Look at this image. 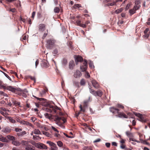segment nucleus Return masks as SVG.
Here are the masks:
<instances>
[{"label": "nucleus", "mask_w": 150, "mask_h": 150, "mask_svg": "<svg viewBox=\"0 0 150 150\" xmlns=\"http://www.w3.org/2000/svg\"><path fill=\"white\" fill-rule=\"evenodd\" d=\"M4 88L13 93H16L18 95L24 98H26L27 97L26 94L24 93V92H28V91L26 89L22 90L19 88H16L11 86H8L6 87H4Z\"/></svg>", "instance_id": "f257e3e1"}, {"label": "nucleus", "mask_w": 150, "mask_h": 150, "mask_svg": "<svg viewBox=\"0 0 150 150\" xmlns=\"http://www.w3.org/2000/svg\"><path fill=\"white\" fill-rule=\"evenodd\" d=\"M56 41L54 39L48 40L47 41V47L49 49H51L54 45Z\"/></svg>", "instance_id": "f03ea898"}, {"label": "nucleus", "mask_w": 150, "mask_h": 150, "mask_svg": "<svg viewBox=\"0 0 150 150\" xmlns=\"http://www.w3.org/2000/svg\"><path fill=\"white\" fill-rule=\"evenodd\" d=\"M134 114L135 116L139 118V120L140 121L142 122H146V120L144 118V116L142 114L139 113H137L136 112H134Z\"/></svg>", "instance_id": "7ed1b4c3"}, {"label": "nucleus", "mask_w": 150, "mask_h": 150, "mask_svg": "<svg viewBox=\"0 0 150 150\" xmlns=\"http://www.w3.org/2000/svg\"><path fill=\"white\" fill-rule=\"evenodd\" d=\"M110 112H112L113 115H118L119 113V110L114 107H111L110 108Z\"/></svg>", "instance_id": "20e7f679"}, {"label": "nucleus", "mask_w": 150, "mask_h": 150, "mask_svg": "<svg viewBox=\"0 0 150 150\" xmlns=\"http://www.w3.org/2000/svg\"><path fill=\"white\" fill-rule=\"evenodd\" d=\"M83 66H81L80 67V69L82 71H85L87 68V63L86 60H85L83 63Z\"/></svg>", "instance_id": "39448f33"}, {"label": "nucleus", "mask_w": 150, "mask_h": 150, "mask_svg": "<svg viewBox=\"0 0 150 150\" xmlns=\"http://www.w3.org/2000/svg\"><path fill=\"white\" fill-rule=\"evenodd\" d=\"M46 28V25L45 24L41 23L40 24L38 27V30L40 32H43L45 30Z\"/></svg>", "instance_id": "423d86ee"}, {"label": "nucleus", "mask_w": 150, "mask_h": 150, "mask_svg": "<svg viewBox=\"0 0 150 150\" xmlns=\"http://www.w3.org/2000/svg\"><path fill=\"white\" fill-rule=\"evenodd\" d=\"M75 58V61L76 64H77L78 62H81L83 60L82 57L79 56H76Z\"/></svg>", "instance_id": "0eeeda50"}, {"label": "nucleus", "mask_w": 150, "mask_h": 150, "mask_svg": "<svg viewBox=\"0 0 150 150\" xmlns=\"http://www.w3.org/2000/svg\"><path fill=\"white\" fill-rule=\"evenodd\" d=\"M41 66L43 67L47 68L48 67L49 64L46 60H43L42 62Z\"/></svg>", "instance_id": "6e6552de"}, {"label": "nucleus", "mask_w": 150, "mask_h": 150, "mask_svg": "<svg viewBox=\"0 0 150 150\" xmlns=\"http://www.w3.org/2000/svg\"><path fill=\"white\" fill-rule=\"evenodd\" d=\"M11 129L8 127H7L3 128L2 130V132L5 133H9L11 132Z\"/></svg>", "instance_id": "1a4fd4ad"}, {"label": "nucleus", "mask_w": 150, "mask_h": 150, "mask_svg": "<svg viewBox=\"0 0 150 150\" xmlns=\"http://www.w3.org/2000/svg\"><path fill=\"white\" fill-rule=\"evenodd\" d=\"M91 82L93 86L95 88L98 89L99 88V84L96 81L93 80Z\"/></svg>", "instance_id": "9d476101"}, {"label": "nucleus", "mask_w": 150, "mask_h": 150, "mask_svg": "<svg viewBox=\"0 0 150 150\" xmlns=\"http://www.w3.org/2000/svg\"><path fill=\"white\" fill-rule=\"evenodd\" d=\"M81 76V74L80 71L78 70H76L74 73V76L75 78H78Z\"/></svg>", "instance_id": "9b49d317"}, {"label": "nucleus", "mask_w": 150, "mask_h": 150, "mask_svg": "<svg viewBox=\"0 0 150 150\" xmlns=\"http://www.w3.org/2000/svg\"><path fill=\"white\" fill-rule=\"evenodd\" d=\"M29 141H26L24 140H23L21 141V144L22 145L25 146L26 147H27L28 145H31L30 144H29Z\"/></svg>", "instance_id": "f8f14e48"}, {"label": "nucleus", "mask_w": 150, "mask_h": 150, "mask_svg": "<svg viewBox=\"0 0 150 150\" xmlns=\"http://www.w3.org/2000/svg\"><path fill=\"white\" fill-rule=\"evenodd\" d=\"M118 117H123L127 118L128 117L125 113L123 112H119L118 115Z\"/></svg>", "instance_id": "ddd939ff"}, {"label": "nucleus", "mask_w": 150, "mask_h": 150, "mask_svg": "<svg viewBox=\"0 0 150 150\" xmlns=\"http://www.w3.org/2000/svg\"><path fill=\"white\" fill-rule=\"evenodd\" d=\"M95 96H98L99 97H101L103 95V92L100 90H98L96 91V93Z\"/></svg>", "instance_id": "4468645a"}, {"label": "nucleus", "mask_w": 150, "mask_h": 150, "mask_svg": "<svg viewBox=\"0 0 150 150\" xmlns=\"http://www.w3.org/2000/svg\"><path fill=\"white\" fill-rule=\"evenodd\" d=\"M74 61H70L69 62V67L70 69H72L74 67Z\"/></svg>", "instance_id": "2eb2a0df"}, {"label": "nucleus", "mask_w": 150, "mask_h": 150, "mask_svg": "<svg viewBox=\"0 0 150 150\" xmlns=\"http://www.w3.org/2000/svg\"><path fill=\"white\" fill-rule=\"evenodd\" d=\"M53 119L56 122L59 120H61L62 119V117H59L57 115H55Z\"/></svg>", "instance_id": "dca6fc26"}, {"label": "nucleus", "mask_w": 150, "mask_h": 150, "mask_svg": "<svg viewBox=\"0 0 150 150\" xmlns=\"http://www.w3.org/2000/svg\"><path fill=\"white\" fill-rule=\"evenodd\" d=\"M88 87L89 88V91L90 93L95 96L96 94V91H94V90L92 89L91 88V87L90 86V85H89Z\"/></svg>", "instance_id": "f3484780"}, {"label": "nucleus", "mask_w": 150, "mask_h": 150, "mask_svg": "<svg viewBox=\"0 0 150 150\" xmlns=\"http://www.w3.org/2000/svg\"><path fill=\"white\" fill-rule=\"evenodd\" d=\"M12 144L15 146H18L21 145V143L17 141L14 140L12 141Z\"/></svg>", "instance_id": "a211bd4d"}, {"label": "nucleus", "mask_w": 150, "mask_h": 150, "mask_svg": "<svg viewBox=\"0 0 150 150\" xmlns=\"http://www.w3.org/2000/svg\"><path fill=\"white\" fill-rule=\"evenodd\" d=\"M48 107L49 108H52L53 110H54V111L55 112H56V111L55 110L57 109L58 108L57 106H54L50 105H48Z\"/></svg>", "instance_id": "6ab92c4d"}, {"label": "nucleus", "mask_w": 150, "mask_h": 150, "mask_svg": "<svg viewBox=\"0 0 150 150\" xmlns=\"http://www.w3.org/2000/svg\"><path fill=\"white\" fill-rule=\"evenodd\" d=\"M126 134L127 136L129 138L133 137V135L129 131L126 132Z\"/></svg>", "instance_id": "aec40b11"}, {"label": "nucleus", "mask_w": 150, "mask_h": 150, "mask_svg": "<svg viewBox=\"0 0 150 150\" xmlns=\"http://www.w3.org/2000/svg\"><path fill=\"white\" fill-rule=\"evenodd\" d=\"M6 118L7 119L9 120L12 123H14L16 122V121L11 117H7Z\"/></svg>", "instance_id": "412c9836"}, {"label": "nucleus", "mask_w": 150, "mask_h": 150, "mask_svg": "<svg viewBox=\"0 0 150 150\" xmlns=\"http://www.w3.org/2000/svg\"><path fill=\"white\" fill-rule=\"evenodd\" d=\"M21 123H22L23 125H28L29 126H32L31 124L29 122H28L25 121H21Z\"/></svg>", "instance_id": "4be33fe9"}, {"label": "nucleus", "mask_w": 150, "mask_h": 150, "mask_svg": "<svg viewBox=\"0 0 150 150\" xmlns=\"http://www.w3.org/2000/svg\"><path fill=\"white\" fill-rule=\"evenodd\" d=\"M47 147L44 144L40 143V149H47Z\"/></svg>", "instance_id": "5701e85b"}, {"label": "nucleus", "mask_w": 150, "mask_h": 150, "mask_svg": "<svg viewBox=\"0 0 150 150\" xmlns=\"http://www.w3.org/2000/svg\"><path fill=\"white\" fill-rule=\"evenodd\" d=\"M44 115L46 118L50 119L52 118V115L50 114L45 113L44 114Z\"/></svg>", "instance_id": "b1692460"}, {"label": "nucleus", "mask_w": 150, "mask_h": 150, "mask_svg": "<svg viewBox=\"0 0 150 150\" xmlns=\"http://www.w3.org/2000/svg\"><path fill=\"white\" fill-rule=\"evenodd\" d=\"M34 148L32 145H28L27 147H25V150H34Z\"/></svg>", "instance_id": "393cba45"}, {"label": "nucleus", "mask_w": 150, "mask_h": 150, "mask_svg": "<svg viewBox=\"0 0 150 150\" xmlns=\"http://www.w3.org/2000/svg\"><path fill=\"white\" fill-rule=\"evenodd\" d=\"M7 138L9 140L13 141L15 140V138L12 136L8 135L7 136Z\"/></svg>", "instance_id": "a878e982"}, {"label": "nucleus", "mask_w": 150, "mask_h": 150, "mask_svg": "<svg viewBox=\"0 0 150 150\" xmlns=\"http://www.w3.org/2000/svg\"><path fill=\"white\" fill-rule=\"evenodd\" d=\"M42 133L43 134L45 135L48 137H52V135L48 132L44 131L42 132Z\"/></svg>", "instance_id": "bb28decb"}, {"label": "nucleus", "mask_w": 150, "mask_h": 150, "mask_svg": "<svg viewBox=\"0 0 150 150\" xmlns=\"http://www.w3.org/2000/svg\"><path fill=\"white\" fill-rule=\"evenodd\" d=\"M0 141L5 142H7V140L5 137L2 136H0Z\"/></svg>", "instance_id": "cd10ccee"}, {"label": "nucleus", "mask_w": 150, "mask_h": 150, "mask_svg": "<svg viewBox=\"0 0 150 150\" xmlns=\"http://www.w3.org/2000/svg\"><path fill=\"white\" fill-rule=\"evenodd\" d=\"M136 10L133 8L129 10V13L130 15L131 16L132 14L135 13Z\"/></svg>", "instance_id": "c85d7f7f"}, {"label": "nucleus", "mask_w": 150, "mask_h": 150, "mask_svg": "<svg viewBox=\"0 0 150 150\" xmlns=\"http://www.w3.org/2000/svg\"><path fill=\"white\" fill-rule=\"evenodd\" d=\"M34 133L36 134H41L40 131L38 129H35L34 131Z\"/></svg>", "instance_id": "c756f323"}, {"label": "nucleus", "mask_w": 150, "mask_h": 150, "mask_svg": "<svg viewBox=\"0 0 150 150\" xmlns=\"http://www.w3.org/2000/svg\"><path fill=\"white\" fill-rule=\"evenodd\" d=\"M58 150V147L56 146V145L55 144H54V145L51 148V150Z\"/></svg>", "instance_id": "7c9ffc66"}, {"label": "nucleus", "mask_w": 150, "mask_h": 150, "mask_svg": "<svg viewBox=\"0 0 150 150\" xmlns=\"http://www.w3.org/2000/svg\"><path fill=\"white\" fill-rule=\"evenodd\" d=\"M57 144L58 145V146L60 147H61L63 146V144L62 142L60 141H58L57 142Z\"/></svg>", "instance_id": "2f4dec72"}, {"label": "nucleus", "mask_w": 150, "mask_h": 150, "mask_svg": "<svg viewBox=\"0 0 150 150\" xmlns=\"http://www.w3.org/2000/svg\"><path fill=\"white\" fill-rule=\"evenodd\" d=\"M85 81L84 79H82L80 81V84L81 86H84L85 84Z\"/></svg>", "instance_id": "473e14b6"}, {"label": "nucleus", "mask_w": 150, "mask_h": 150, "mask_svg": "<svg viewBox=\"0 0 150 150\" xmlns=\"http://www.w3.org/2000/svg\"><path fill=\"white\" fill-rule=\"evenodd\" d=\"M67 59H63L62 61V64L64 65H65L67 63Z\"/></svg>", "instance_id": "72a5a7b5"}, {"label": "nucleus", "mask_w": 150, "mask_h": 150, "mask_svg": "<svg viewBox=\"0 0 150 150\" xmlns=\"http://www.w3.org/2000/svg\"><path fill=\"white\" fill-rule=\"evenodd\" d=\"M116 2H113L112 3H108L107 4V5L108 6H113L114 5H115L116 4Z\"/></svg>", "instance_id": "f704fd0d"}, {"label": "nucleus", "mask_w": 150, "mask_h": 150, "mask_svg": "<svg viewBox=\"0 0 150 150\" xmlns=\"http://www.w3.org/2000/svg\"><path fill=\"white\" fill-rule=\"evenodd\" d=\"M13 103L16 106L19 105L20 104V103L19 102L15 100L13 101Z\"/></svg>", "instance_id": "c9c22d12"}, {"label": "nucleus", "mask_w": 150, "mask_h": 150, "mask_svg": "<svg viewBox=\"0 0 150 150\" xmlns=\"http://www.w3.org/2000/svg\"><path fill=\"white\" fill-rule=\"evenodd\" d=\"M46 33H44V34H43V36L42 37V39H44L47 36V35L48 34V30L47 29V31H46Z\"/></svg>", "instance_id": "e433bc0d"}, {"label": "nucleus", "mask_w": 150, "mask_h": 150, "mask_svg": "<svg viewBox=\"0 0 150 150\" xmlns=\"http://www.w3.org/2000/svg\"><path fill=\"white\" fill-rule=\"evenodd\" d=\"M47 143L50 146H51V147L52 146H53L55 144L54 143L50 141H48L47 142Z\"/></svg>", "instance_id": "4c0bfd02"}, {"label": "nucleus", "mask_w": 150, "mask_h": 150, "mask_svg": "<svg viewBox=\"0 0 150 150\" xmlns=\"http://www.w3.org/2000/svg\"><path fill=\"white\" fill-rule=\"evenodd\" d=\"M140 5H135L133 7L134 9L136 11L139 9L140 7Z\"/></svg>", "instance_id": "58836bf2"}, {"label": "nucleus", "mask_w": 150, "mask_h": 150, "mask_svg": "<svg viewBox=\"0 0 150 150\" xmlns=\"http://www.w3.org/2000/svg\"><path fill=\"white\" fill-rule=\"evenodd\" d=\"M89 99L88 100H86L84 101V102H83V103H84V107H86L87 106L88 103V102H89Z\"/></svg>", "instance_id": "ea45409f"}, {"label": "nucleus", "mask_w": 150, "mask_h": 150, "mask_svg": "<svg viewBox=\"0 0 150 150\" xmlns=\"http://www.w3.org/2000/svg\"><path fill=\"white\" fill-rule=\"evenodd\" d=\"M60 120H59V121L56 122V124L60 127H64L62 126V123L60 122Z\"/></svg>", "instance_id": "a19ab883"}, {"label": "nucleus", "mask_w": 150, "mask_h": 150, "mask_svg": "<svg viewBox=\"0 0 150 150\" xmlns=\"http://www.w3.org/2000/svg\"><path fill=\"white\" fill-rule=\"evenodd\" d=\"M60 10L59 8L56 7L54 9V12L56 13H58L59 11Z\"/></svg>", "instance_id": "79ce46f5"}, {"label": "nucleus", "mask_w": 150, "mask_h": 150, "mask_svg": "<svg viewBox=\"0 0 150 150\" xmlns=\"http://www.w3.org/2000/svg\"><path fill=\"white\" fill-rule=\"evenodd\" d=\"M85 107H83V108L82 107V106L81 105H80V106H79V108H80V111H82L83 112H85V108H84Z\"/></svg>", "instance_id": "37998d69"}, {"label": "nucleus", "mask_w": 150, "mask_h": 150, "mask_svg": "<svg viewBox=\"0 0 150 150\" xmlns=\"http://www.w3.org/2000/svg\"><path fill=\"white\" fill-rule=\"evenodd\" d=\"M88 64L89 67L91 68H94V66L92 62H90Z\"/></svg>", "instance_id": "c03bdc74"}, {"label": "nucleus", "mask_w": 150, "mask_h": 150, "mask_svg": "<svg viewBox=\"0 0 150 150\" xmlns=\"http://www.w3.org/2000/svg\"><path fill=\"white\" fill-rule=\"evenodd\" d=\"M74 7L75 8H79L81 7V5L80 4H76L74 5Z\"/></svg>", "instance_id": "a18cd8bd"}, {"label": "nucleus", "mask_w": 150, "mask_h": 150, "mask_svg": "<svg viewBox=\"0 0 150 150\" xmlns=\"http://www.w3.org/2000/svg\"><path fill=\"white\" fill-rule=\"evenodd\" d=\"M58 53V51L57 49H55L54 50L53 53L54 54V56H55L57 55Z\"/></svg>", "instance_id": "49530a36"}, {"label": "nucleus", "mask_w": 150, "mask_h": 150, "mask_svg": "<svg viewBox=\"0 0 150 150\" xmlns=\"http://www.w3.org/2000/svg\"><path fill=\"white\" fill-rule=\"evenodd\" d=\"M122 8L118 9L115 11V12L117 14L119 13L122 12Z\"/></svg>", "instance_id": "de8ad7c7"}, {"label": "nucleus", "mask_w": 150, "mask_h": 150, "mask_svg": "<svg viewBox=\"0 0 150 150\" xmlns=\"http://www.w3.org/2000/svg\"><path fill=\"white\" fill-rule=\"evenodd\" d=\"M40 138L39 136H38L35 135L33 136V138L34 140H37Z\"/></svg>", "instance_id": "09e8293b"}, {"label": "nucleus", "mask_w": 150, "mask_h": 150, "mask_svg": "<svg viewBox=\"0 0 150 150\" xmlns=\"http://www.w3.org/2000/svg\"><path fill=\"white\" fill-rule=\"evenodd\" d=\"M140 0H137L135 2V5H140Z\"/></svg>", "instance_id": "8fccbe9b"}, {"label": "nucleus", "mask_w": 150, "mask_h": 150, "mask_svg": "<svg viewBox=\"0 0 150 150\" xmlns=\"http://www.w3.org/2000/svg\"><path fill=\"white\" fill-rule=\"evenodd\" d=\"M62 147L63 150H69V149L65 145H63Z\"/></svg>", "instance_id": "3c124183"}, {"label": "nucleus", "mask_w": 150, "mask_h": 150, "mask_svg": "<svg viewBox=\"0 0 150 150\" xmlns=\"http://www.w3.org/2000/svg\"><path fill=\"white\" fill-rule=\"evenodd\" d=\"M55 133L54 134V136L55 137H59L61 136V135L59 133Z\"/></svg>", "instance_id": "603ef678"}, {"label": "nucleus", "mask_w": 150, "mask_h": 150, "mask_svg": "<svg viewBox=\"0 0 150 150\" xmlns=\"http://www.w3.org/2000/svg\"><path fill=\"white\" fill-rule=\"evenodd\" d=\"M22 130V129L16 128L15 129V131L16 132H20Z\"/></svg>", "instance_id": "864d4df0"}, {"label": "nucleus", "mask_w": 150, "mask_h": 150, "mask_svg": "<svg viewBox=\"0 0 150 150\" xmlns=\"http://www.w3.org/2000/svg\"><path fill=\"white\" fill-rule=\"evenodd\" d=\"M33 96L34 97H35V98H36L37 100H40V101L42 100H44V98H39L37 97L36 96H34L33 95Z\"/></svg>", "instance_id": "5fc2aeb1"}, {"label": "nucleus", "mask_w": 150, "mask_h": 150, "mask_svg": "<svg viewBox=\"0 0 150 150\" xmlns=\"http://www.w3.org/2000/svg\"><path fill=\"white\" fill-rule=\"evenodd\" d=\"M45 111L47 112H52V110L48 108H45L44 109Z\"/></svg>", "instance_id": "6e6d98bb"}, {"label": "nucleus", "mask_w": 150, "mask_h": 150, "mask_svg": "<svg viewBox=\"0 0 150 150\" xmlns=\"http://www.w3.org/2000/svg\"><path fill=\"white\" fill-rule=\"evenodd\" d=\"M51 128H52V129H53L54 131L57 132V133L59 132L58 130L57 129H56L55 127H54L52 126L51 127Z\"/></svg>", "instance_id": "4d7b16f0"}, {"label": "nucleus", "mask_w": 150, "mask_h": 150, "mask_svg": "<svg viewBox=\"0 0 150 150\" xmlns=\"http://www.w3.org/2000/svg\"><path fill=\"white\" fill-rule=\"evenodd\" d=\"M117 107L118 108H120L122 109H123L124 108V106L122 105L119 104H117Z\"/></svg>", "instance_id": "13d9d810"}, {"label": "nucleus", "mask_w": 150, "mask_h": 150, "mask_svg": "<svg viewBox=\"0 0 150 150\" xmlns=\"http://www.w3.org/2000/svg\"><path fill=\"white\" fill-rule=\"evenodd\" d=\"M9 11L13 13H14L16 11V9L15 8H11Z\"/></svg>", "instance_id": "bf43d9fd"}, {"label": "nucleus", "mask_w": 150, "mask_h": 150, "mask_svg": "<svg viewBox=\"0 0 150 150\" xmlns=\"http://www.w3.org/2000/svg\"><path fill=\"white\" fill-rule=\"evenodd\" d=\"M129 139L130 141H132L134 142H139V141H137L135 139L132 138V137L129 138Z\"/></svg>", "instance_id": "052dcab7"}, {"label": "nucleus", "mask_w": 150, "mask_h": 150, "mask_svg": "<svg viewBox=\"0 0 150 150\" xmlns=\"http://www.w3.org/2000/svg\"><path fill=\"white\" fill-rule=\"evenodd\" d=\"M40 143H36L35 145V146L38 148H40Z\"/></svg>", "instance_id": "680f3d73"}, {"label": "nucleus", "mask_w": 150, "mask_h": 150, "mask_svg": "<svg viewBox=\"0 0 150 150\" xmlns=\"http://www.w3.org/2000/svg\"><path fill=\"white\" fill-rule=\"evenodd\" d=\"M1 72L4 75L7 77V78L8 79H10V78L8 75L7 74H6V73H5V72H3V71H1Z\"/></svg>", "instance_id": "e2e57ef3"}, {"label": "nucleus", "mask_w": 150, "mask_h": 150, "mask_svg": "<svg viewBox=\"0 0 150 150\" xmlns=\"http://www.w3.org/2000/svg\"><path fill=\"white\" fill-rule=\"evenodd\" d=\"M76 23L77 24V25L80 26L81 23V21H77L76 22Z\"/></svg>", "instance_id": "0e129e2a"}, {"label": "nucleus", "mask_w": 150, "mask_h": 150, "mask_svg": "<svg viewBox=\"0 0 150 150\" xmlns=\"http://www.w3.org/2000/svg\"><path fill=\"white\" fill-rule=\"evenodd\" d=\"M29 143H31L32 145H34V146H35V144L36 143L33 141H29Z\"/></svg>", "instance_id": "69168bd1"}, {"label": "nucleus", "mask_w": 150, "mask_h": 150, "mask_svg": "<svg viewBox=\"0 0 150 150\" xmlns=\"http://www.w3.org/2000/svg\"><path fill=\"white\" fill-rule=\"evenodd\" d=\"M80 26L83 28H85L86 27V24H81Z\"/></svg>", "instance_id": "338daca9"}, {"label": "nucleus", "mask_w": 150, "mask_h": 150, "mask_svg": "<svg viewBox=\"0 0 150 150\" xmlns=\"http://www.w3.org/2000/svg\"><path fill=\"white\" fill-rule=\"evenodd\" d=\"M30 78L31 80H33L34 82H35V79L34 77L30 76Z\"/></svg>", "instance_id": "774afa93"}]
</instances>
